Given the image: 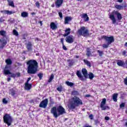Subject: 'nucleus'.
I'll return each mask as SVG.
<instances>
[{
	"label": "nucleus",
	"instance_id": "10",
	"mask_svg": "<svg viewBox=\"0 0 127 127\" xmlns=\"http://www.w3.org/2000/svg\"><path fill=\"white\" fill-rule=\"evenodd\" d=\"M47 105H48V99H45L41 101L40 103L39 107L40 108H43L44 109H45V108L47 107Z\"/></svg>",
	"mask_w": 127,
	"mask_h": 127
},
{
	"label": "nucleus",
	"instance_id": "35",
	"mask_svg": "<svg viewBox=\"0 0 127 127\" xmlns=\"http://www.w3.org/2000/svg\"><path fill=\"white\" fill-rule=\"evenodd\" d=\"M57 90L59 92H62V90H63V87H62V86H60L57 88Z\"/></svg>",
	"mask_w": 127,
	"mask_h": 127
},
{
	"label": "nucleus",
	"instance_id": "18",
	"mask_svg": "<svg viewBox=\"0 0 127 127\" xmlns=\"http://www.w3.org/2000/svg\"><path fill=\"white\" fill-rule=\"evenodd\" d=\"M71 29L70 28H67L64 31L65 32V34H64V36L65 37L66 36H68V35L69 34H70V33H71Z\"/></svg>",
	"mask_w": 127,
	"mask_h": 127
},
{
	"label": "nucleus",
	"instance_id": "22",
	"mask_svg": "<svg viewBox=\"0 0 127 127\" xmlns=\"http://www.w3.org/2000/svg\"><path fill=\"white\" fill-rule=\"evenodd\" d=\"M119 94L118 93H114L113 95L112 99L114 102H117L118 101V96Z\"/></svg>",
	"mask_w": 127,
	"mask_h": 127
},
{
	"label": "nucleus",
	"instance_id": "62",
	"mask_svg": "<svg viewBox=\"0 0 127 127\" xmlns=\"http://www.w3.org/2000/svg\"><path fill=\"white\" fill-rule=\"evenodd\" d=\"M40 23L41 24H42V22L41 21V22H40Z\"/></svg>",
	"mask_w": 127,
	"mask_h": 127
},
{
	"label": "nucleus",
	"instance_id": "6",
	"mask_svg": "<svg viewBox=\"0 0 127 127\" xmlns=\"http://www.w3.org/2000/svg\"><path fill=\"white\" fill-rule=\"evenodd\" d=\"M3 121L4 123H5L9 127V126H11L12 123V118H11V116H10L9 115L5 114L3 116Z\"/></svg>",
	"mask_w": 127,
	"mask_h": 127
},
{
	"label": "nucleus",
	"instance_id": "13",
	"mask_svg": "<svg viewBox=\"0 0 127 127\" xmlns=\"http://www.w3.org/2000/svg\"><path fill=\"white\" fill-rule=\"evenodd\" d=\"M81 18H83L84 21H88L89 17L88 16V14L87 13H83L80 15Z\"/></svg>",
	"mask_w": 127,
	"mask_h": 127
},
{
	"label": "nucleus",
	"instance_id": "21",
	"mask_svg": "<svg viewBox=\"0 0 127 127\" xmlns=\"http://www.w3.org/2000/svg\"><path fill=\"white\" fill-rule=\"evenodd\" d=\"M82 73L85 78H87L88 77V73H87V69H86V68H83L82 69Z\"/></svg>",
	"mask_w": 127,
	"mask_h": 127
},
{
	"label": "nucleus",
	"instance_id": "57",
	"mask_svg": "<svg viewBox=\"0 0 127 127\" xmlns=\"http://www.w3.org/2000/svg\"><path fill=\"white\" fill-rule=\"evenodd\" d=\"M11 95H12V96H14V93L12 92V93H11Z\"/></svg>",
	"mask_w": 127,
	"mask_h": 127
},
{
	"label": "nucleus",
	"instance_id": "44",
	"mask_svg": "<svg viewBox=\"0 0 127 127\" xmlns=\"http://www.w3.org/2000/svg\"><path fill=\"white\" fill-rule=\"evenodd\" d=\"M35 4L37 7H39L40 6V4H39V2H36Z\"/></svg>",
	"mask_w": 127,
	"mask_h": 127
},
{
	"label": "nucleus",
	"instance_id": "4",
	"mask_svg": "<svg viewBox=\"0 0 127 127\" xmlns=\"http://www.w3.org/2000/svg\"><path fill=\"white\" fill-rule=\"evenodd\" d=\"M114 14L117 15L118 20H121V19L123 18V17L122 16V14L117 11H113L112 12V14L110 15L109 16V18L111 19L112 23L113 24H116V23L117 22V20L116 19V17H115Z\"/></svg>",
	"mask_w": 127,
	"mask_h": 127
},
{
	"label": "nucleus",
	"instance_id": "59",
	"mask_svg": "<svg viewBox=\"0 0 127 127\" xmlns=\"http://www.w3.org/2000/svg\"><path fill=\"white\" fill-rule=\"evenodd\" d=\"M125 126H126V127H127V122H126V123H125Z\"/></svg>",
	"mask_w": 127,
	"mask_h": 127
},
{
	"label": "nucleus",
	"instance_id": "19",
	"mask_svg": "<svg viewBox=\"0 0 127 127\" xmlns=\"http://www.w3.org/2000/svg\"><path fill=\"white\" fill-rule=\"evenodd\" d=\"M32 44L31 42H28L27 44V49L29 51H31L32 50Z\"/></svg>",
	"mask_w": 127,
	"mask_h": 127
},
{
	"label": "nucleus",
	"instance_id": "2",
	"mask_svg": "<svg viewBox=\"0 0 127 127\" xmlns=\"http://www.w3.org/2000/svg\"><path fill=\"white\" fill-rule=\"evenodd\" d=\"M51 113L56 119H57L59 116H62V115L66 114V111H65V109H64L63 107L60 106L57 109L56 108V107L52 108L51 109Z\"/></svg>",
	"mask_w": 127,
	"mask_h": 127
},
{
	"label": "nucleus",
	"instance_id": "47",
	"mask_svg": "<svg viewBox=\"0 0 127 127\" xmlns=\"http://www.w3.org/2000/svg\"><path fill=\"white\" fill-rule=\"evenodd\" d=\"M63 48L64 50H67V48H66V46H65V45H63Z\"/></svg>",
	"mask_w": 127,
	"mask_h": 127
},
{
	"label": "nucleus",
	"instance_id": "26",
	"mask_svg": "<svg viewBox=\"0 0 127 127\" xmlns=\"http://www.w3.org/2000/svg\"><path fill=\"white\" fill-rule=\"evenodd\" d=\"M86 55L88 57H89V56H91V55H92V54L91 53V49H90V48H87Z\"/></svg>",
	"mask_w": 127,
	"mask_h": 127
},
{
	"label": "nucleus",
	"instance_id": "54",
	"mask_svg": "<svg viewBox=\"0 0 127 127\" xmlns=\"http://www.w3.org/2000/svg\"><path fill=\"white\" fill-rule=\"evenodd\" d=\"M35 39H36V40H37V41H39V40H40L38 38H36Z\"/></svg>",
	"mask_w": 127,
	"mask_h": 127
},
{
	"label": "nucleus",
	"instance_id": "1",
	"mask_svg": "<svg viewBox=\"0 0 127 127\" xmlns=\"http://www.w3.org/2000/svg\"><path fill=\"white\" fill-rule=\"evenodd\" d=\"M27 73L28 74H36L38 69V63L34 60H31L27 62Z\"/></svg>",
	"mask_w": 127,
	"mask_h": 127
},
{
	"label": "nucleus",
	"instance_id": "5",
	"mask_svg": "<svg viewBox=\"0 0 127 127\" xmlns=\"http://www.w3.org/2000/svg\"><path fill=\"white\" fill-rule=\"evenodd\" d=\"M77 32L79 35H82L84 37L89 36V30L84 26L81 27L80 29L78 30Z\"/></svg>",
	"mask_w": 127,
	"mask_h": 127
},
{
	"label": "nucleus",
	"instance_id": "7",
	"mask_svg": "<svg viewBox=\"0 0 127 127\" xmlns=\"http://www.w3.org/2000/svg\"><path fill=\"white\" fill-rule=\"evenodd\" d=\"M102 38L106 40V42L109 44H112L113 42H115L114 36L108 37L107 36H103Z\"/></svg>",
	"mask_w": 127,
	"mask_h": 127
},
{
	"label": "nucleus",
	"instance_id": "32",
	"mask_svg": "<svg viewBox=\"0 0 127 127\" xmlns=\"http://www.w3.org/2000/svg\"><path fill=\"white\" fill-rule=\"evenodd\" d=\"M88 75H89V79H90V80H92V79H93L94 74H93V73L90 72Z\"/></svg>",
	"mask_w": 127,
	"mask_h": 127
},
{
	"label": "nucleus",
	"instance_id": "14",
	"mask_svg": "<svg viewBox=\"0 0 127 127\" xmlns=\"http://www.w3.org/2000/svg\"><path fill=\"white\" fill-rule=\"evenodd\" d=\"M50 27L53 30H55L56 29H57V25H56V24H55V23L53 22H51Z\"/></svg>",
	"mask_w": 127,
	"mask_h": 127
},
{
	"label": "nucleus",
	"instance_id": "37",
	"mask_svg": "<svg viewBox=\"0 0 127 127\" xmlns=\"http://www.w3.org/2000/svg\"><path fill=\"white\" fill-rule=\"evenodd\" d=\"M5 33H6L5 31L2 30L0 31V35H2V36H5Z\"/></svg>",
	"mask_w": 127,
	"mask_h": 127
},
{
	"label": "nucleus",
	"instance_id": "41",
	"mask_svg": "<svg viewBox=\"0 0 127 127\" xmlns=\"http://www.w3.org/2000/svg\"><path fill=\"white\" fill-rule=\"evenodd\" d=\"M2 103H3V104H7V100H6V99H5V98H4V99H3V100H2Z\"/></svg>",
	"mask_w": 127,
	"mask_h": 127
},
{
	"label": "nucleus",
	"instance_id": "12",
	"mask_svg": "<svg viewBox=\"0 0 127 127\" xmlns=\"http://www.w3.org/2000/svg\"><path fill=\"white\" fill-rule=\"evenodd\" d=\"M62 3H63V0H56L55 3L56 7L58 8L62 6Z\"/></svg>",
	"mask_w": 127,
	"mask_h": 127
},
{
	"label": "nucleus",
	"instance_id": "27",
	"mask_svg": "<svg viewBox=\"0 0 127 127\" xmlns=\"http://www.w3.org/2000/svg\"><path fill=\"white\" fill-rule=\"evenodd\" d=\"M5 63H6L7 65H11L12 62L11 61V59H7L5 60Z\"/></svg>",
	"mask_w": 127,
	"mask_h": 127
},
{
	"label": "nucleus",
	"instance_id": "25",
	"mask_svg": "<svg viewBox=\"0 0 127 127\" xmlns=\"http://www.w3.org/2000/svg\"><path fill=\"white\" fill-rule=\"evenodd\" d=\"M5 45H6V41H5V40H3V41H1L0 48H3Z\"/></svg>",
	"mask_w": 127,
	"mask_h": 127
},
{
	"label": "nucleus",
	"instance_id": "34",
	"mask_svg": "<svg viewBox=\"0 0 127 127\" xmlns=\"http://www.w3.org/2000/svg\"><path fill=\"white\" fill-rule=\"evenodd\" d=\"M97 53H98L99 56L102 57L104 54V52L103 51H101L100 50H97Z\"/></svg>",
	"mask_w": 127,
	"mask_h": 127
},
{
	"label": "nucleus",
	"instance_id": "43",
	"mask_svg": "<svg viewBox=\"0 0 127 127\" xmlns=\"http://www.w3.org/2000/svg\"><path fill=\"white\" fill-rule=\"evenodd\" d=\"M124 84L127 85V76L124 79Z\"/></svg>",
	"mask_w": 127,
	"mask_h": 127
},
{
	"label": "nucleus",
	"instance_id": "24",
	"mask_svg": "<svg viewBox=\"0 0 127 127\" xmlns=\"http://www.w3.org/2000/svg\"><path fill=\"white\" fill-rule=\"evenodd\" d=\"M7 1L8 2V5L10 6H12V7H14V3L13 2V1L11 0H7Z\"/></svg>",
	"mask_w": 127,
	"mask_h": 127
},
{
	"label": "nucleus",
	"instance_id": "58",
	"mask_svg": "<svg viewBox=\"0 0 127 127\" xmlns=\"http://www.w3.org/2000/svg\"><path fill=\"white\" fill-rule=\"evenodd\" d=\"M85 97H90V95H86L85 96Z\"/></svg>",
	"mask_w": 127,
	"mask_h": 127
},
{
	"label": "nucleus",
	"instance_id": "31",
	"mask_svg": "<svg viewBox=\"0 0 127 127\" xmlns=\"http://www.w3.org/2000/svg\"><path fill=\"white\" fill-rule=\"evenodd\" d=\"M84 63H85V64L86 65H87V66H89V67H91V64L90 63V62L86 60H84Z\"/></svg>",
	"mask_w": 127,
	"mask_h": 127
},
{
	"label": "nucleus",
	"instance_id": "30",
	"mask_svg": "<svg viewBox=\"0 0 127 127\" xmlns=\"http://www.w3.org/2000/svg\"><path fill=\"white\" fill-rule=\"evenodd\" d=\"M76 75L78 78H82V73H81V71L77 70L76 72Z\"/></svg>",
	"mask_w": 127,
	"mask_h": 127
},
{
	"label": "nucleus",
	"instance_id": "23",
	"mask_svg": "<svg viewBox=\"0 0 127 127\" xmlns=\"http://www.w3.org/2000/svg\"><path fill=\"white\" fill-rule=\"evenodd\" d=\"M21 16L22 17H28V12L26 11H23L21 13Z\"/></svg>",
	"mask_w": 127,
	"mask_h": 127
},
{
	"label": "nucleus",
	"instance_id": "33",
	"mask_svg": "<svg viewBox=\"0 0 127 127\" xmlns=\"http://www.w3.org/2000/svg\"><path fill=\"white\" fill-rule=\"evenodd\" d=\"M53 79H54V75L51 74V77L48 80L49 83L51 82V81H52V80H53Z\"/></svg>",
	"mask_w": 127,
	"mask_h": 127
},
{
	"label": "nucleus",
	"instance_id": "20",
	"mask_svg": "<svg viewBox=\"0 0 127 127\" xmlns=\"http://www.w3.org/2000/svg\"><path fill=\"white\" fill-rule=\"evenodd\" d=\"M125 62L122 60H118L117 61V65H118V66H121V67H123V66H125Z\"/></svg>",
	"mask_w": 127,
	"mask_h": 127
},
{
	"label": "nucleus",
	"instance_id": "60",
	"mask_svg": "<svg viewBox=\"0 0 127 127\" xmlns=\"http://www.w3.org/2000/svg\"><path fill=\"white\" fill-rule=\"evenodd\" d=\"M125 63H126V65H127V60L126 61Z\"/></svg>",
	"mask_w": 127,
	"mask_h": 127
},
{
	"label": "nucleus",
	"instance_id": "48",
	"mask_svg": "<svg viewBox=\"0 0 127 127\" xmlns=\"http://www.w3.org/2000/svg\"><path fill=\"white\" fill-rule=\"evenodd\" d=\"M17 76V77H20V73L19 72H17L16 73V76Z\"/></svg>",
	"mask_w": 127,
	"mask_h": 127
},
{
	"label": "nucleus",
	"instance_id": "17",
	"mask_svg": "<svg viewBox=\"0 0 127 127\" xmlns=\"http://www.w3.org/2000/svg\"><path fill=\"white\" fill-rule=\"evenodd\" d=\"M1 12H2L4 13V14H8V15H10V14H13V13H14V12L9 10L1 11Z\"/></svg>",
	"mask_w": 127,
	"mask_h": 127
},
{
	"label": "nucleus",
	"instance_id": "9",
	"mask_svg": "<svg viewBox=\"0 0 127 127\" xmlns=\"http://www.w3.org/2000/svg\"><path fill=\"white\" fill-rule=\"evenodd\" d=\"M4 73L5 75L10 74V77H11V78H15V77H16V74L15 73H12L10 72L9 70L7 69V66H5L4 69Z\"/></svg>",
	"mask_w": 127,
	"mask_h": 127
},
{
	"label": "nucleus",
	"instance_id": "42",
	"mask_svg": "<svg viewBox=\"0 0 127 127\" xmlns=\"http://www.w3.org/2000/svg\"><path fill=\"white\" fill-rule=\"evenodd\" d=\"M59 16H60V17L61 18H63V16L62 12H59Z\"/></svg>",
	"mask_w": 127,
	"mask_h": 127
},
{
	"label": "nucleus",
	"instance_id": "51",
	"mask_svg": "<svg viewBox=\"0 0 127 127\" xmlns=\"http://www.w3.org/2000/svg\"><path fill=\"white\" fill-rule=\"evenodd\" d=\"M118 2H123V0H117Z\"/></svg>",
	"mask_w": 127,
	"mask_h": 127
},
{
	"label": "nucleus",
	"instance_id": "3",
	"mask_svg": "<svg viewBox=\"0 0 127 127\" xmlns=\"http://www.w3.org/2000/svg\"><path fill=\"white\" fill-rule=\"evenodd\" d=\"M79 105H83L82 100L78 97L74 96L71 99L68 105V107L70 110H74L76 108V106H79Z\"/></svg>",
	"mask_w": 127,
	"mask_h": 127
},
{
	"label": "nucleus",
	"instance_id": "45",
	"mask_svg": "<svg viewBox=\"0 0 127 127\" xmlns=\"http://www.w3.org/2000/svg\"><path fill=\"white\" fill-rule=\"evenodd\" d=\"M61 41L62 45H64V38H61Z\"/></svg>",
	"mask_w": 127,
	"mask_h": 127
},
{
	"label": "nucleus",
	"instance_id": "61",
	"mask_svg": "<svg viewBox=\"0 0 127 127\" xmlns=\"http://www.w3.org/2000/svg\"><path fill=\"white\" fill-rule=\"evenodd\" d=\"M1 21H4V19L1 20Z\"/></svg>",
	"mask_w": 127,
	"mask_h": 127
},
{
	"label": "nucleus",
	"instance_id": "56",
	"mask_svg": "<svg viewBox=\"0 0 127 127\" xmlns=\"http://www.w3.org/2000/svg\"><path fill=\"white\" fill-rule=\"evenodd\" d=\"M127 53V52H126V51H124V52H123V54H124V55H125V54H126Z\"/></svg>",
	"mask_w": 127,
	"mask_h": 127
},
{
	"label": "nucleus",
	"instance_id": "36",
	"mask_svg": "<svg viewBox=\"0 0 127 127\" xmlns=\"http://www.w3.org/2000/svg\"><path fill=\"white\" fill-rule=\"evenodd\" d=\"M110 45V44H109L108 43H107V44H103L102 45V47H103V48H108V47H109V46Z\"/></svg>",
	"mask_w": 127,
	"mask_h": 127
},
{
	"label": "nucleus",
	"instance_id": "38",
	"mask_svg": "<svg viewBox=\"0 0 127 127\" xmlns=\"http://www.w3.org/2000/svg\"><path fill=\"white\" fill-rule=\"evenodd\" d=\"M13 34H14V35H15L16 36H18V32H17L16 30H13Z\"/></svg>",
	"mask_w": 127,
	"mask_h": 127
},
{
	"label": "nucleus",
	"instance_id": "29",
	"mask_svg": "<svg viewBox=\"0 0 127 127\" xmlns=\"http://www.w3.org/2000/svg\"><path fill=\"white\" fill-rule=\"evenodd\" d=\"M115 7H116V8H117V9H119L120 10H121V9H123V8H124V7L121 5H116Z\"/></svg>",
	"mask_w": 127,
	"mask_h": 127
},
{
	"label": "nucleus",
	"instance_id": "8",
	"mask_svg": "<svg viewBox=\"0 0 127 127\" xmlns=\"http://www.w3.org/2000/svg\"><path fill=\"white\" fill-rule=\"evenodd\" d=\"M106 103H107V99L105 98L103 99L100 104V108H101L102 111H106L107 109H109V106H105Z\"/></svg>",
	"mask_w": 127,
	"mask_h": 127
},
{
	"label": "nucleus",
	"instance_id": "11",
	"mask_svg": "<svg viewBox=\"0 0 127 127\" xmlns=\"http://www.w3.org/2000/svg\"><path fill=\"white\" fill-rule=\"evenodd\" d=\"M65 41L67 43H73L74 42V37L72 35H69L65 38Z\"/></svg>",
	"mask_w": 127,
	"mask_h": 127
},
{
	"label": "nucleus",
	"instance_id": "63",
	"mask_svg": "<svg viewBox=\"0 0 127 127\" xmlns=\"http://www.w3.org/2000/svg\"><path fill=\"white\" fill-rule=\"evenodd\" d=\"M78 0L79 1H81V0Z\"/></svg>",
	"mask_w": 127,
	"mask_h": 127
},
{
	"label": "nucleus",
	"instance_id": "40",
	"mask_svg": "<svg viewBox=\"0 0 127 127\" xmlns=\"http://www.w3.org/2000/svg\"><path fill=\"white\" fill-rule=\"evenodd\" d=\"M38 76L39 77L40 80H41L43 77V73H39Z\"/></svg>",
	"mask_w": 127,
	"mask_h": 127
},
{
	"label": "nucleus",
	"instance_id": "46",
	"mask_svg": "<svg viewBox=\"0 0 127 127\" xmlns=\"http://www.w3.org/2000/svg\"><path fill=\"white\" fill-rule=\"evenodd\" d=\"M89 117V119H90V120H93V115L92 114L90 115Z\"/></svg>",
	"mask_w": 127,
	"mask_h": 127
},
{
	"label": "nucleus",
	"instance_id": "55",
	"mask_svg": "<svg viewBox=\"0 0 127 127\" xmlns=\"http://www.w3.org/2000/svg\"><path fill=\"white\" fill-rule=\"evenodd\" d=\"M125 46L126 47H127V42L125 43Z\"/></svg>",
	"mask_w": 127,
	"mask_h": 127
},
{
	"label": "nucleus",
	"instance_id": "49",
	"mask_svg": "<svg viewBox=\"0 0 127 127\" xmlns=\"http://www.w3.org/2000/svg\"><path fill=\"white\" fill-rule=\"evenodd\" d=\"M105 120H106V121H109V120H110V117L106 116L105 117Z\"/></svg>",
	"mask_w": 127,
	"mask_h": 127
},
{
	"label": "nucleus",
	"instance_id": "52",
	"mask_svg": "<svg viewBox=\"0 0 127 127\" xmlns=\"http://www.w3.org/2000/svg\"><path fill=\"white\" fill-rule=\"evenodd\" d=\"M32 15H35V14H36V13L34 12H33L32 13H31Z\"/></svg>",
	"mask_w": 127,
	"mask_h": 127
},
{
	"label": "nucleus",
	"instance_id": "50",
	"mask_svg": "<svg viewBox=\"0 0 127 127\" xmlns=\"http://www.w3.org/2000/svg\"><path fill=\"white\" fill-rule=\"evenodd\" d=\"M30 80H31V77H29L26 83H29L28 82H29L30 81Z\"/></svg>",
	"mask_w": 127,
	"mask_h": 127
},
{
	"label": "nucleus",
	"instance_id": "28",
	"mask_svg": "<svg viewBox=\"0 0 127 127\" xmlns=\"http://www.w3.org/2000/svg\"><path fill=\"white\" fill-rule=\"evenodd\" d=\"M65 84L66 85L68 86V87H73V86H74V83H73L72 82H70L69 81H66Z\"/></svg>",
	"mask_w": 127,
	"mask_h": 127
},
{
	"label": "nucleus",
	"instance_id": "15",
	"mask_svg": "<svg viewBox=\"0 0 127 127\" xmlns=\"http://www.w3.org/2000/svg\"><path fill=\"white\" fill-rule=\"evenodd\" d=\"M71 20H72V17L69 16L66 17L64 18V24H68Z\"/></svg>",
	"mask_w": 127,
	"mask_h": 127
},
{
	"label": "nucleus",
	"instance_id": "16",
	"mask_svg": "<svg viewBox=\"0 0 127 127\" xmlns=\"http://www.w3.org/2000/svg\"><path fill=\"white\" fill-rule=\"evenodd\" d=\"M32 85L31 84L25 83V90H27V91H29L30 89H31Z\"/></svg>",
	"mask_w": 127,
	"mask_h": 127
},
{
	"label": "nucleus",
	"instance_id": "39",
	"mask_svg": "<svg viewBox=\"0 0 127 127\" xmlns=\"http://www.w3.org/2000/svg\"><path fill=\"white\" fill-rule=\"evenodd\" d=\"M125 106H126V104H125V103H122L120 106V109H124V108H125Z\"/></svg>",
	"mask_w": 127,
	"mask_h": 127
},
{
	"label": "nucleus",
	"instance_id": "53",
	"mask_svg": "<svg viewBox=\"0 0 127 127\" xmlns=\"http://www.w3.org/2000/svg\"><path fill=\"white\" fill-rule=\"evenodd\" d=\"M7 80L8 82H9V81H10V80H11V79L10 78V77H9V78H7Z\"/></svg>",
	"mask_w": 127,
	"mask_h": 127
}]
</instances>
